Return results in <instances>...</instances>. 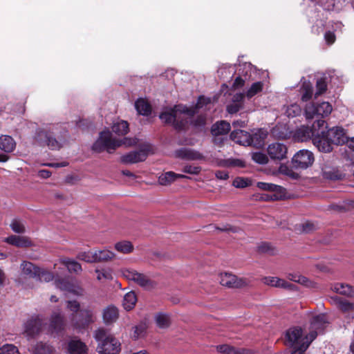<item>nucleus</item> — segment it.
<instances>
[{
	"label": "nucleus",
	"instance_id": "f257e3e1",
	"mask_svg": "<svg viewBox=\"0 0 354 354\" xmlns=\"http://www.w3.org/2000/svg\"><path fill=\"white\" fill-rule=\"evenodd\" d=\"M66 131L62 133L57 125H49L39 128L34 140L39 145L46 146L51 150H58L66 141Z\"/></svg>",
	"mask_w": 354,
	"mask_h": 354
},
{
	"label": "nucleus",
	"instance_id": "f03ea898",
	"mask_svg": "<svg viewBox=\"0 0 354 354\" xmlns=\"http://www.w3.org/2000/svg\"><path fill=\"white\" fill-rule=\"evenodd\" d=\"M195 110L183 105L168 108L160 115V120L165 123L172 124L176 129H183L189 122H193Z\"/></svg>",
	"mask_w": 354,
	"mask_h": 354
},
{
	"label": "nucleus",
	"instance_id": "7ed1b4c3",
	"mask_svg": "<svg viewBox=\"0 0 354 354\" xmlns=\"http://www.w3.org/2000/svg\"><path fill=\"white\" fill-rule=\"evenodd\" d=\"M138 142L136 138H124L117 139L112 137V133L106 130L100 133L99 138L93 145V149L97 152L106 151L108 153H113L118 147L122 145L131 147Z\"/></svg>",
	"mask_w": 354,
	"mask_h": 354
},
{
	"label": "nucleus",
	"instance_id": "20e7f679",
	"mask_svg": "<svg viewBox=\"0 0 354 354\" xmlns=\"http://www.w3.org/2000/svg\"><path fill=\"white\" fill-rule=\"evenodd\" d=\"M94 337L98 342L97 351L99 354H119L120 343L113 336L107 335L104 329L95 330Z\"/></svg>",
	"mask_w": 354,
	"mask_h": 354
},
{
	"label": "nucleus",
	"instance_id": "39448f33",
	"mask_svg": "<svg viewBox=\"0 0 354 354\" xmlns=\"http://www.w3.org/2000/svg\"><path fill=\"white\" fill-rule=\"evenodd\" d=\"M286 344L293 347L292 354H303L312 342L306 336L302 337V330L300 328H290L286 333Z\"/></svg>",
	"mask_w": 354,
	"mask_h": 354
},
{
	"label": "nucleus",
	"instance_id": "423d86ee",
	"mask_svg": "<svg viewBox=\"0 0 354 354\" xmlns=\"http://www.w3.org/2000/svg\"><path fill=\"white\" fill-rule=\"evenodd\" d=\"M325 121L323 120H317L312 127L307 126H301L298 128L294 134L295 138L301 142H305L308 140H312L319 135L324 133V126Z\"/></svg>",
	"mask_w": 354,
	"mask_h": 354
},
{
	"label": "nucleus",
	"instance_id": "0eeeda50",
	"mask_svg": "<svg viewBox=\"0 0 354 354\" xmlns=\"http://www.w3.org/2000/svg\"><path fill=\"white\" fill-rule=\"evenodd\" d=\"M331 104L328 102L320 103H310L305 107V116L306 119H313L315 117H327L332 112Z\"/></svg>",
	"mask_w": 354,
	"mask_h": 354
},
{
	"label": "nucleus",
	"instance_id": "6e6552de",
	"mask_svg": "<svg viewBox=\"0 0 354 354\" xmlns=\"http://www.w3.org/2000/svg\"><path fill=\"white\" fill-rule=\"evenodd\" d=\"M328 324V321L326 315L319 314L313 317L310 321V333L306 335V338L313 342L318 334L324 332Z\"/></svg>",
	"mask_w": 354,
	"mask_h": 354
},
{
	"label": "nucleus",
	"instance_id": "1a4fd4ad",
	"mask_svg": "<svg viewBox=\"0 0 354 354\" xmlns=\"http://www.w3.org/2000/svg\"><path fill=\"white\" fill-rule=\"evenodd\" d=\"M150 150V145L145 144L138 150L133 151L122 156L120 161L124 164H134L144 161L148 156Z\"/></svg>",
	"mask_w": 354,
	"mask_h": 354
},
{
	"label": "nucleus",
	"instance_id": "9d476101",
	"mask_svg": "<svg viewBox=\"0 0 354 354\" xmlns=\"http://www.w3.org/2000/svg\"><path fill=\"white\" fill-rule=\"evenodd\" d=\"M313 162V153L306 149L299 151L292 158V165L297 169H306L311 166Z\"/></svg>",
	"mask_w": 354,
	"mask_h": 354
},
{
	"label": "nucleus",
	"instance_id": "9b49d317",
	"mask_svg": "<svg viewBox=\"0 0 354 354\" xmlns=\"http://www.w3.org/2000/svg\"><path fill=\"white\" fill-rule=\"evenodd\" d=\"M122 274L127 280L133 281L144 288L149 289L153 286V281L147 276L134 270L125 269Z\"/></svg>",
	"mask_w": 354,
	"mask_h": 354
},
{
	"label": "nucleus",
	"instance_id": "f8f14e48",
	"mask_svg": "<svg viewBox=\"0 0 354 354\" xmlns=\"http://www.w3.org/2000/svg\"><path fill=\"white\" fill-rule=\"evenodd\" d=\"M95 320L94 312L88 308L82 309L79 315H73L72 317V325L77 328L87 326Z\"/></svg>",
	"mask_w": 354,
	"mask_h": 354
},
{
	"label": "nucleus",
	"instance_id": "ddd939ff",
	"mask_svg": "<svg viewBox=\"0 0 354 354\" xmlns=\"http://www.w3.org/2000/svg\"><path fill=\"white\" fill-rule=\"evenodd\" d=\"M269 157L274 161H281L287 158L288 147L283 143L275 142L267 147Z\"/></svg>",
	"mask_w": 354,
	"mask_h": 354
},
{
	"label": "nucleus",
	"instance_id": "4468645a",
	"mask_svg": "<svg viewBox=\"0 0 354 354\" xmlns=\"http://www.w3.org/2000/svg\"><path fill=\"white\" fill-rule=\"evenodd\" d=\"M220 283L222 286L229 288H242L249 284L250 281L247 279L237 277L230 273L221 274Z\"/></svg>",
	"mask_w": 354,
	"mask_h": 354
},
{
	"label": "nucleus",
	"instance_id": "2eb2a0df",
	"mask_svg": "<svg viewBox=\"0 0 354 354\" xmlns=\"http://www.w3.org/2000/svg\"><path fill=\"white\" fill-rule=\"evenodd\" d=\"M64 316L60 309L53 312L50 319V330L52 333H59L64 329Z\"/></svg>",
	"mask_w": 354,
	"mask_h": 354
},
{
	"label": "nucleus",
	"instance_id": "dca6fc26",
	"mask_svg": "<svg viewBox=\"0 0 354 354\" xmlns=\"http://www.w3.org/2000/svg\"><path fill=\"white\" fill-rule=\"evenodd\" d=\"M257 187L262 190L272 192L273 194L270 197L273 200H279L285 194V189L283 187L272 183L259 182L257 183Z\"/></svg>",
	"mask_w": 354,
	"mask_h": 354
},
{
	"label": "nucleus",
	"instance_id": "f3484780",
	"mask_svg": "<svg viewBox=\"0 0 354 354\" xmlns=\"http://www.w3.org/2000/svg\"><path fill=\"white\" fill-rule=\"evenodd\" d=\"M55 284L56 287L66 293H71L75 295H82L83 289L79 286L72 284L64 279H55Z\"/></svg>",
	"mask_w": 354,
	"mask_h": 354
},
{
	"label": "nucleus",
	"instance_id": "a211bd4d",
	"mask_svg": "<svg viewBox=\"0 0 354 354\" xmlns=\"http://www.w3.org/2000/svg\"><path fill=\"white\" fill-rule=\"evenodd\" d=\"M328 137L331 143L341 145L348 141V137L344 129L341 127H333L328 131Z\"/></svg>",
	"mask_w": 354,
	"mask_h": 354
},
{
	"label": "nucleus",
	"instance_id": "6ab92c4d",
	"mask_svg": "<svg viewBox=\"0 0 354 354\" xmlns=\"http://www.w3.org/2000/svg\"><path fill=\"white\" fill-rule=\"evenodd\" d=\"M230 138L235 142L244 146L252 145L253 141L252 137L248 132L240 129L233 131Z\"/></svg>",
	"mask_w": 354,
	"mask_h": 354
},
{
	"label": "nucleus",
	"instance_id": "aec40b11",
	"mask_svg": "<svg viewBox=\"0 0 354 354\" xmlns=\"http://www.w3.org/2000/svg\"><path fill=\"white\" fill-rule=\"evenodd\" d=\"M326 127L324 126V133L316 136L313 139V144L319 151L328 153L332 151L331 142L326 138Z\"/></svg>",
	"mask_w": 354,
	"mask_h": 354
},
{
	"label": "nucleus",
	"instance_id": "412c9836",
	"mask_svg": "<svg viewBox=\"0 0 354 354\" xmlns=\"http://www.w3.org/2000/svg\"><path fill=\"white\" fill-rule=\"evenodd\" d=\"M264 284L276 288L292 290L295 286L283 279L276 277H266L262 279Z\"/></svg>",
	"mask_w": 354,
	"mask_h": 354
},
{
	"label": "nucleus",
	"instance_id": "4be33fe9",
	"mask_svg": "<svg viewBox=\"0 0 354 354\" xmlns=\"http://www.w3.org/2000/svg\"><path fill=\"white\" fill-rule=\"evenodd\" d=\"M176 157L187 160H198L203 159V156L198 151L188 149L182 148L175 151Z\"/></svg>",
	"mask_w": 354,
	"mask_h": 354
},
{
	"label": "nucleus",
	"instance_id": "5701e85b",
	"mask_svg": "<svg viewBox=\"0 0 354 354\" xmlns=\"http://www.w3.org/2000/svg\"><path fill=\"white\" fill-rule=\"evenodd\" d=\"M286 277L289 280L303 285L307 288H317L318 287L317 283L310 281L309 279L303 275H301L298 272L288 273Z\"/></svg>",
	"mask_w": 354,
	"mask_h": 354
},
{
	"label": "nucleus",
	"instance_id": "b1692460",
	"mask_svg": "<svg viewBox=\"0 0 354 354\" xmlns=\"http://www.w3.org/2000/svg\"><path fill=\"white\" fill-rule=\"evenodd\" d=\"M67 350L69 354H87L86 346L77 339H73L69 341Z\"/></svg>",
	"mask_w": 354,
	"mask_h": 354
},
{
	"label": "nucleus",
	"instance_id": "393cba45",
	"mask_svg": "<svg viewBox=\"0 0 354 354\" xmlns=\"http://www.w3.org/2000/svg\"><path fill=\"white\" fill-rule=\"evenodd\" d=\"M24 274L30 278H36L39 272V268L29 261H24L20 266Z\"/></svg>",
	"mask_w": 354,
	"mask_h": 354
},
{
	"label": "nucleus",
	"instance_id": "a878e982",
	"mask_svg": "<svg viewBox=\"0 0 354 354\" xmlns=\"http://www.w3.org/2000/svg\"><path fill=\"white\" fill-rule=\"evenodd\" d=\"M16 147V142L10 136L2 135L0 136V149L6 153L12 152Z\"/></svg>",
	"mask_w": 354,
	"mask_h": 354
},
{
	"label": "nucleus",
	"instance_id": "bb28decb",
	"mask_svg": "<svg viewBox=\"0 0 354 354\" xmlns=\"http://www.w3.org/2000/svg\"><path fill=\"white\" fill-rule=\"evenodd\" d=\"M59 263L64 266L70 273L78 274L82 270V266L78 262L69 258L61 259Z\"/></svg>",
	"mask_w": 354,
	"mask_h": 354
},
{
	"label": "nucleus",
	"instance_id": "cd10ccee",
	"mask_svg": "<svg viewBox=\"0 0 354 354\" xmlns=\"http://www.w3.org/2000/svg\"><path fill=\"white\" fill-rule=\"evenodd\" d=\"M6 242L17 247H28L32 245L31 241L28 237L16 235L6 238Z\"/></svg>",
	"mask_w": 354,
	"mask_h": 354
},
{
	"label": "nucleus",
	"instance_id": "c85d7f7f",
	"mask_svg": "<svg viewBox=\"0 0 354 354\" xmlns=\"http://www.w3.org/2000/svg\"><path fill=\"white\" fill-rule=\"evenodd\" d=\"M331 288L335 292L354 297V288L348 284L337 283L333 284Z\"/></svg>",
	"mask_w": 354,
	"mask_h": 354
},
{
	"label": "nucleus",
	"instance_id": "c756f323",
	"mask_svg": "<svg viewBox=\"0 0 354 354\" xmlns=\"http://www.w3.org/2000/svg\"><path fill=\"white\" fill-rule=\"evenodd\" d=\"M230 130V124L226 121H220L212 127V133L213 136H220L227 134Z\"/></svg>",
	"mask_w": 354,
	"mask_h": 354
},
{
	"label": "nucleus",
	"instance_id": "7c9ffc66",
	"mask_svg": "<svg viewBox=\"0 0 354 354\" xmlns=\"http://www.w3.org/2000/svg\"><path fill=\"white\" fill-rule=\"evenodd\" d=\"M216 348L221 354H248L247 350L236 348L228 344L218 345Z\"/></svg>",
	"mask_w": 354,
	"mask_h": 354
},
{
	"label": "nucleus",
	"instance_id": "2f4dec72",
	"mask_svg": "<svg viewBox=\"0 0 354 354\" xmlns=\"http://www.w3.org/2000/svg\"><path fill=\"white\" fill-rule=\"evenodd\" d=\"M118 310L116 307L110 306L104 310L103 319L106 323H112L118 318Z\"/></svg>",
	"mask_w": 354,
	"mask_h": 354
},
{
	"label": "nucleus",
	"instance_id": "473e14b6",
	"mask_svg": "<svg viewBox=\"0 0 354 354\" xmlns=\"http://www.w3.org/2000/svg\"><path fill=\"white\" fill-rule=\"evenodd\" d=\"M40 330V322L37 319H31L26 324L25 333L29 337H33Z\"/></svg>",
	"mask_w": 354,
	"mask_h": 354
},
{
	"label": "nucleus",
	"instance_id": "72a5a7b5",
	"mask_svg": "<svg viewBox=\"0 0 354 354\" xmlns=\"http://www.w3.org/2000/svg\"><path fill=\"white\" fill-rule=\"evenodd\" d=\"M137 302V297L134 292L130 291L124 296L122 305L127 310L133 309Z\"/></svg>",
	"mask_w": 354,
	"mask_h": 354
},
{
	"label": "nucleus",
	"instance_id": "f704fd0d",
	"mask_svg": "<svg viewBox=\"0 0 354 354\" xmlns=\"http://www.w3.org/2000/svg\"><path fill=\"white\" fill-rule=\"evenodd\" d=\"M155 321L157 326L160 328H165L169 326L171 318L169 314L159 313L155 316Z\"/></svg>",
	"mask_w": 354,
	"mask_h": 354
},
{
	"label": "nucleus",
	"instance_id": "c9c22d12",
	"mask_svg": "<svg viewBox=\"0 0 354 354\" xmlns=\"http://www.w3.org/2000/svg\"><path fill=\"white\" fill-rule=\"evenodd\" d=\"M135 107L137 111L141 115H147L151 113V106L144 99H138L135 102Z\"/></svg>",
	"mask_w": 354,
	"mask_h": 354
},
{
	"label": "nucleus",
	"instance_id": "e433bc0d",
	"mask_svg": "<svg viewBox=\"0 0 354 354\" xmlns=\"http://www.w3.org/2000/svg\"><path fill=\"white\" fill-rule=\"evenodd\" d=\"M112 131L118 136H124L129 131V124L124 120L115 122L112 126Z\"/></svg>",
	"mask_w": 354,
	"mask_h": 354
},
{
	"label": "nucleus",
	"instance_id": "4c0bfd02",
	"mask_svg": "<svg viewBox=\"0 0 354 354\" xmlns=\"http://www.w3.org/2000/svg\"><path fill=\"white\" fill-rule=\"evenodd\" d=\"M284 114L288 118H294L299 115L301 113L300 106L296 103L284 106Z\"/></svg>",
	"mask_w": 354,
	"mask_h": 354
},
{
	"label": "nucleus",
	"instance_id": "58836bf2",
	"mask_svg": "<svg viewBox=\"0 0 354 354\" xmlns=\"http://www.w3.org/2000/svg\"><path fill=\"white\" fill-rule=\"evenodd\" d=\"M301 100L306 102L312 97L313 87L309 82H304L301 87Z\"/></svg>",
	"mask_w": 354,
	"mask_h": 354
},
{
	"label": "nucleus",
	"instance_id": "ea45409f",
	"mask_svg": "<svg viewBox=\"0 0 354 354\" xmlns=\"http://www.w3.org/2000/svg\"><path fill=\"white\" fill-rule=\"evenodd\" d=\"M95 254H96V262L109 261L115 257V254L108 250H95Z\"/></svg>",
	"mask_w": 354,
	"mask_h": 354
},
{
	"label": "nucleus",
	"instance_id": "a19ab883",
	"mask_svg": "<svg viewBox=\"0 0 354 354\" xmlns=\"http://www.w3.org/2000/svg\"><path fill=\"white\" fill-rule=\"evenodd\" d=\"M115 249L119 252L129 254L133 251V246L131 242L123 241L115 243Z\"/></svg>",
	"mask_w": 354,
	"mask_h": 354
},
{
	"label": "nucleus",
	"instance_id": "79ce46f5",
	"mask_svg": "<svg viewBox=\"0 0 354 354\" xmlns=\"http://www.w3.org/2000/svg\"><path fill=\"white\" fill-rule=\"evenodd\" d=\"M176 173L167 171L161 174L158 178V183L161 185L167 186L175 181Z\"/></svg>",
	"mask_w": 354,
	"mask_h": 354
},
{
	"label": "nucleus",
	"instance_id": "37998d69",
	"mask_svg": "<svg viewBox=\"0 0 354 354\" xmlns=\"http://www.w3.org/2000/svg\"><path fill=\"white\" fill-rule=\"evenodd\" d=\"M77 258L87 263H96V254H95V250L80 252Z\"/></svg>",
	"mask_w": 354,
	"mask_h": 354
},
{
	"label": "nucleus",
	"instance_id": "c03bdc74",
	"mask_svg": "<svg viewBox=\"0 0 354 354\" xmlns=\"http://www.w3.org/2000/svg\"><path fill=\"white\" fill-rule=\"evenodd\" d=\"M66 309L71 312L72 314L70 317L71 322L72 323V317L73 315H79L80 310V304L76 300H68L66 302Z\"/></svg>",
	"mask_w": 354,
	"mask_h": 354
},
{
	"label": "nucleus",
	"instance_id": "a18cd8bd",
	"mask_svg": "<svg viewBox=\"0 0 354 354\" xmlns=\"http://www.w3.org/2000/svg\"><path fill=\"white\" fill-rule=\"evenodd\" d=\"M32 351L35 354H50L52 348L46 344L39 342L32 346Z\"/></svg>",
	"mask_w": 354,
	"mask_h": 354
},
{
	"label": "nucleus",
	"instance_id": "49530a36",
	"mask_svg": "<svg viewBox=\"0 0 354 354\" xmlns=\"http://www.w3.org/2000/svg\"><path fill=\"white\" fill-rule=\"evenodd\" d=\"M263 89V83L257 82L252 84L251 87L248 90L246 95L250 98L261 92Z\"/></svg>",
	"mask_w": 354,
	"mask_h": 354
},
{
	"label": "nucleus",
	"instance_id": "de8ad7c7",
	"mask_svg": "<svg viewBox=\"0 0 354 354\" xmlns=\"http://www.w3.org/2000/svg\"><path fill=\"white\" fill-rule=\"evenodd\" d=\"M36 278H38L41 281L49 282L53 280L54 274L50 271L39 268V272Z\"/></svg>",
	"mask_w": 354,
	"mask_h": 354
},
{
	"label": "nucleus",
	"instance_id": "09e8293b",
	"mask_svg": "<svg viewBox=\"0 0 354 354\" xmlns=\"http://www.w3.org/2000/svg\"><path fill=\"white\" fill-rule=\"evenodd\" d=\"M147 330V326L145 324H140L133 328L132 337L135 339H139L145 335Z\"/></svg>",
	"mask_w": 354,
	"mask_h": 354
},
{
	"label": "nucleus",
	"instance_id": "8fccbe9b",
	"mask_svg": "<svg viewBox=\"0 0 354 354\" xmlns=\"http://www.w3.org/2000/svg\"><path fill=\"white\" fill-rule=\"evenodd\" d=\"M0 354H20V353L17 346L7 344L0 348Z\"/></svg>",
	"mask_w": 354,
	"mask_h": 354
},
{
	"label": "nucleus",
	"instance_id": "3c124183",
	"mask_svg": "<svg viewBox=\"0 0 354 354\" xmlns=\"http://www.w3.org/2000/svg\"><path fill=\"white\" fill-rule=\"evenodd\" d=\"M251 181L246 178L237 177L232 183L234 187L236 188H245L250 185Z\"/></svg>",
	"mask_w": 354,
	"mask_h": 354
},
{
	"label": "nucleus",
	"instance_id": "603ef678",
	"mask_svg": "<svg viewBox=\"0 0 354 354\" xmlns=\"http://www.w3.org/2000/svg\"><path fill=\"white\" fill-rule=\"evenodd\" d=\"M252 160L259 164L264 165L268 162V156L262 152H254L252 154Z\"/></svg>",
	"mask_w": 354,
	"mask_h": 354
},
{
	"label": "nucleus",
	"instance_id": "864d4df0",
	"mask_svg": "<svg viewBox=\"0 0 354 354\" xmlns=\"http://www.w3.org/2000/svg\"><path fill=\"white\" fill-rule=\"evenodd\" d=\"M338 308L343 312H349L354 310V304L346 300H339Z\"/></svg>",
	"mask_w": 354,
	"mask_h": 354
},
{
	"label": "nucleus",
	"instance_id": "5fc2aeb1",
	"mask_svg": "<svg viewBox=\"0 0 354 354\" xmlns=\"http://www.w3.org/2000/svg\"><path fill=\"white\" fill-rule=\"evenodd\" d=\"M10 227L16 233L20 234L25 232V226L24 223L19 220H13L10 224Z\"/></svg>",
	"mask_w": 354,
	"mask_h": 354
},
{
	"label": "nucleus",
	"instance_id": "6e6d98bb",
	"mask_svg": "<svg viewBox=\"0 0 354 354\" xmlns=\"http://www.w3.org/2000/svg\"><path fill=\"white\" fill-rule=\"evenodd\" d=\"M317 92L315 93L316 95H319L322 94L324 92L326 91L327 85L326 82L324 79L320 78L317 81Z\"/></svg>",
	"mask_w": 354,
	"mask_h": 354
},
{
	"label": "nucleus",
	"instance_id": "4d7b16f0",
	"mask_svg": "<svg viewBox=\"0 0 354 354\" xmlns=\"http://www.w3.org/2000/svg\"><path fill=\"white\" fill-rule=\"evenodd\" d=\"M95 272L97 273V278L98 280H101L102 279H112V273L109 270H105V269L98 270V269H97L95 270Z\"/></svg>",
	"mask_w": 354,
	"mask_h": 354
},
{
	"label": "nucleus",
	"instance_id": "13d9d810",
	"mask_svg": "<svg viewBox=\"0 0 354 354\" xmlns=\"http://www.w3.org/2000/svg\"><path fill=\"white\" fill-rule=\"evenodd\" d=\"M182 171L187 174L196 175L200 173V171H201V168L197 166L185 165L183 168Z\"/></svg>",
	"mask_w": 354,
	"mask_h": 354
},
{
	"label": "nucleus",
	"instance_id": "bf43d9fd",
	"mask_svg": "<svg viewBox=\"0 0 354 354\" xmlns=\"http://www.w3.org/2000/svg\"><path fill=\"white\" fill-rule=\"evenodd\" d=\"M243 104L241 103H234L232 102L227 106V111L229 113L233 114L238 112L241 109H242Z\"/></svg>",
	"mask_w": 354,
	"mask_h": 354
},
{
	"label": "nucleus",
	"instance_id": "052dcab7",
	"mask_svg": "<svg viewBox=\"0 0 354 354\" xmlns=\"http://www.w3.org/2000/svg\"><path fill=\"white\" fill-rule=\"evenodd\" d=\"M210 102V100L209 98H206L203 96L199 97L196 108L201 109L203 106V105L207 104Z\"/></svg>",
	"mask_w": 354,
	"mask_h": 354
},
{
	"label": "nucleus",
	"instance_id": "680f3d73",
	"mask_svg": "<svg viewBox=\"0 0 354 354\" xmlns=\"http://www.w3.org/2000/svg\"><path fill=\"white\" fill-rule=\"evenodd\" d=\"M324 38L328 44H332L335 41V34L330 31H328L325 33Z\"/></svg>",
	"mask_w": 354,
	"mask_h": 354
},
{
	"label": "nucleus",
	"instance_id": "e2e57ef3",
	"mask_svg": "<svg viewBox=\"0 0 354 354\" xmlns=\"http://www.w3.org/2000/svg\"><path fill=\"white\" fill-rule=\"evenodd\" d=\"M215 176L220 180H226L229 178V174L226 171H216Z\"/></svg>",
	"mask_w": 354,
	"mask_h": 354
},
{
	"label": "nucleus",
	"instance_id": "0e129e2a",
	"mask_svg": "<svg viewBox=\"0 0 354 354\" xmlns=\"http://www.w3.org/2000/svg\"><path fill=\"white\" fill-rule=\"evenodd\" d=\"M303 231L304 232H309L315 229V225L310 222H306L302 225Z\"/></svg>",
	"mask_w": 354,
	"mask_h": 354
},
{
	"label": "nucleus",
	"instance_id": "69168bd1",
	"mask_svg": "<svg viewBox=\"0 0 354 354\" xmlns=\"http://www.w3.org/2000/svg\"><path fill=\"white\" fill-rule=\"evenodd\" d=\"M244 98V94L243 93H236L233 96L232 102L234 103H241L243 104V100Z\"/></svg>",
	"mask_w": 354,
	"mask_h": 354
},
{
	"label": "nucleus",
	"instance_id": "338daca9",
	"mask_svg": "<svg viewBox=\"0 0 354 354\" xmlns=\"http://www.w3.org/2000/svg\"><path fill=\"white\" fill-rule=\"evenodd\" d=\"M244 85V80H243L241 77H237L234 82L233 84V88H237L239 87H242Z\"/></svg>",
	"mask_w": 354,
	"mask_h": 354
},
{
	"label": "nucleus",
	"instance_id": "774afa93",
	"mask_svg": "<svg viewBox=\"0 0 354 354\" xmlns=\"http://www.w3.org/2000/svg\"><path fill=\"white\" fill-rule=\"evenodd\" d=\"M205 124V118L203 116H200L194 122L195 126H203Z\"/></svg>",
	"mask_w": 354,
	"mask_h": 354
}]
</instances>
